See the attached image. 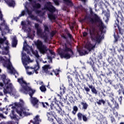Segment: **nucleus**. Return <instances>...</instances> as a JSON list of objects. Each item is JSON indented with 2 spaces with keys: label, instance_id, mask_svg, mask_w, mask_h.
Segmentation results:
<instances>
[{
  "label": "nucleus",
  "instance_id": "nucleus-1",
  "mask_svg": "<svg viewBox=\"0 0 124 124\" xmlns=\"http://www.w3.org/2000/svg\"><path fill=\"white\" fill-rule=\"evenodd\" d=\"M17 82L21 85V88L20 89V91L23 93H29L31 97V103L35 108H40V101L37 97L33 96L35 90L31 89V87L29 86V84L25 80L23 77L17 78Z\"/></svg>",
  "mask_w": 124,
  "mask_h": 124
},
{
  "label": "nucleus",
  "instance_id": "nucleus-2",
  "mask_svg": "<svg viewBox=\"0 0 124 124\" xmlns=\"http://www.w3.org/2000/svg\"><path fill=\"white\" fill-rule=\"evenodd\" d=\"M124 23V17L118 16L114 24L115 31H114L113 33L114 38V42H117L119 39L121 38V36H120L119 34H121L124 39L122 40V42L121 43V47H122V48H119V49H117V51L119 53H121L122 51L124 52V30L121 27V26L123 25Z\"/></svg>",
  "mask_w": 124,
  "mask_h": 124
},
{
  "label": "nucleus",
  "instance_id": "nucleus-3",
  "mask_svg": "<svg viewBox=\"0 0 124 124\" xmlns=\"http://www.w3.org/2000/svg\"><path fill=\"white\" fill-rule=\"evenodd\" d=\"M87 31H84L83 32V36L86 37L88 35H90V37L92 41L96 42V43H101L103 38H104L102 34L99 33L96 31L94 27H90V28H87Z\"/></svg>",
  "mask_w": 124,
  "mask_h": 124
},
{
  "label": "nucleus",
  "instance_id": "nucleus-4",
  "mask_svg": "<svg viewBox=\"0 0 124 124\" xmlns=\"http://www.w3.org/2000/svg\"><path fill=\"white\" fill-rule=\"evenodd\" d=\"M63 48H59L58 53L62 59L64 58L66 60L70 59L74 53L70 47L68 46L67 43L62 45Z\"/></svg>",
  "mask_w": 124,
  "mask_h": 124
},
{
  "label": "nucleus",
  "instance_id": "nucleus-5",
  "mask_svg": "<svg viewBox=\"0 0 124 124\" xmlns=\"http://www.w3.org/2000/svg\"><path fill=\"white\" fill-rule=\"evenodd\" d=\"M90 13L91 15H94V18H91L89 16H86L84 18L81 19V22H85V20L89 19V21L91 24H96V23H99L100 25H102L103 23L100 17L98 16L95 13H93L92 8H90Z\"/></svg>",
  "mask_w": 124,
  "mask_h": 124
},
{
  "label": "nucleus",
  "instance_id": "nucleus-6",
  "mask_svg": "<svg viewBox=\"0 0 124 124\" xmlns=\"http://www.w3.org/2000/svg\"><path fill=\"white\" fill-rule=\"evenodd\" d=\"M24 102L23 99H20L19 102H15L14 104L15 106H12V108H16V106L17 107V108H20V110H18V109H16L17 113H18L20 116H23V113L25 115H30L29 113H27V109L24 107Z\"/></svg>",
  "mask_w": 124,
  "mask_h": 124
},
{
  "label": "nucleus",
  "instance_id": "nucleus-7",
  "mask_svg": "<svg viewBox=\"0 0 124 124\" xmlns=\"http://www.w3.org/2000/svg\"><path fill=\"white\" fill-rule=\"evenodd\" d=\"M35 45L37 46L40 53L43 54V55L46 54L48 50L49 51V52L51 55H55V52H53L52 50H50V49H48V48H47L46 46L44 45L42 41L40 40H38L37 42H35Z\"/></svg>",
  "mask_w": 124,
  "mask_h": 124
},
{
  "label": "nucleus",
  "instance_id": "nucleus-8",
  "mask_svg": "<svg viewBox=\"0 0 124 124\" xmlns=\"http://www.w3.org/2000/svg\"><path fill=\"white\" fill-rule=\"evenodd\" d=\"M84 90H85L86 92H87V94H89V92H90V89L93 93L95 95L98 94V91L96 89L95 87L93 86V85H90V84H88V87L84 86Z\"/></svg>",
  "mask_w": 124,
  "mask_h": 124
},
{
  "label": "nucleus",
  "instance_id": "nucleus-9",
  "mask_svg": "<svg viewBox=\"0 0 124 124\" xmlns=\"http://www.w3.org/2000/svg\"><path fill=\"white\" fill-rule=\"evenodd\" d=\"M44 9L48 10L51 14L54 13L56 10L55 7L52 5L50 1H48V2H46V3H45Z\"/></svg>",
  "mask_w": 124,
  "mask_h": 124
},
{
  "label": "nucleus",
  "instance_id": "nucleus-10",
  "mask_svg": "<svg viewBox=\"0 0 124 124\" xmlns=\"http://www.w3.org/2000/svg\"><path fill=\"white\" fill-rule=\"evenodd\" d=\"M44 31H42V33H43V35L44 36V37H42L43 39L44 40V42L46 43L48 41V35L46 33L47 32H49V29L48 26L47 25H44Z\"/></svg>",
  "mask_w": 124,
  "mask_h": 124
},
{
  "label": "nucleus",
  "instance_id": "nucleus-11",
  "mask_svg": "<svg viewBox=\"0 0 124 124\" xmlns=\"http://www.w3.org/2000/svg\"><path fill=\"white\" fill-rule=\"evenodd\" d=\"M35 28L37 31L36 33L37 35L40 36L41 38H42V37H44L45 36H44L43 33V30L41 28H39V24L36 23L35 24Z\"/></svg>",
  "mask_w": 124,
  "mask_h": 124
},
{
  "label": "nucleus",
  "instance_id": "nucleus-12",
  "mask_svg": "<svg viewBox=\"0 0 124 124\" xmlns=\"http://www.w3.org/2000/svg\"><path fill=\"white\" fill-rule=\"evenodd\" d=\"M77 116L79 121H82V120H83L84 122H87L88 120L87 115L86 114H83L82 113H81V112H78Z\"/></svg>",
  "mask_w": 124,
  "mask_h": 124
},
{
  "label": "nucleus",
  "instance_id": "nucleus-13",
  "mask_svg": "<svg viewBox=\"0 0 124 124\" xmlns=\"http://www.w3.org/2000/svg\"><path fill=\"white\" fill-rule=\"evenodd\" d=\"M6 3L8 5V6L15 7L16 3L14 0H5Z\"/></svg>",
  "mask_w": 124,
  "mask_h": 124
},
{
  "label": "nucleus",
  "instance_id": "nucleus-14",
  "mask_svg": "<svg viewBox=\"0 0 124 124\" xmlns=\"http://www.w3.org/2000/svg\"><path fill=\"white\" fill-rule=\"evenodd\" d=\"M43 107L46 109H48L50 107V105L48 102H44L43 101H40V108Z\"/></svg>",
  "mask_w": 124,
  "mask_h": 124
},
{
  "label": "nucleus",
  "instance_id": "nucleus-15",
  "mask_svg": "<svg viewBox=\"0 0 124 124\" xmlns=\"http://www.w3.org/2000/svg\"><path fill=\"white\" fill-rule=\"evenodd\" d=\"M9 49H10V46H6L5 47H3L2 48V55H8V54H9L10 53Z\"/></svg>",
  "mask_w": 124,
  "mask_h": 124
},
{
  "label": "nucleus",
  "instance_id": "nucleus-16",
  "mask_svg": "<svg viewBox=\"0 0 124 124\" xmlns=\"http://www.w3.org/2000/svg\"><path fill=\"white\" fill-rule=\"evenodd\" d=\"M7 67L8 68V69H10V72L11 73L14 74V75L15 76L16 78H17V76L16 75V74H17V75H19L18 72H17V71H16V70H15V69H11V64H8L7 66Z\"/></svg>",
  "mask_w": 124,
  "mask_h": 124
},
{
  "label": "nucleus",
  "instance_id": "nucleus-17",
  "mask_svg": "<svg viewBox=\"0 0 124 124\" xmlns=\"http://www.w3.org/2000/svg\"><path fill=\"white\" fill-rule=\"evenodd\" d=\"M10 117L11 119H14V120H16V121H18V116H17L16 114H15V111L14 109L11 111Z\"/></svg>",
  "mask_w": 124,
  "mask_h": 124
},
{
  "label": "nucleus",
  "instance_id": "nucleus-18",
  "mask_svg": "<svg viewBox=\"0 0 124 124\" xmlns=\"http://www.w3.org/2000/svg\"><path fill=\"white\" fill-rule=\"evenodd\" d=\"M121 89H119L117 91V93H118V94H121L122 93H123L124 95V86L123 85V84H121V83H119V84Z\"/></svg>",
  "mask_w": 124,
  "mask_h": 124
},
{
  "label": "nucleus",
  "instance_id": "nucleus-19",
  "mask_svg": "<svg viewBox=\"0 0 124 124\" xmlns=\"http://www.w3.org/2000/svg\"><path fill=\"white\" fill-rule=\"evenodd\" d=\"M102 14H104L105 16L106 17L107 20H109V18L110 16V11L108 9L106 10H103Z\"/></svg>",
  "mask_w": 124,
  "mask_h": 124
},
{
  "label": "nucleus",
  "instance_id": "nucleus-20",
  "mask_svg": "<svg viewBox=\"0 0 124 124\" xmlns=\"http://www.w3.org/2000/svg\"><path fill=\"white\" fill-rule=\"evenodd\" d=\"M85 48H86L88 51H91L94 48H95V45L93 46L91 43H89L88 44H86L85 45Z\"/></svg>",
  "mask_w": 124,
  "mask_h": 124
},
{
  "label": "nucleus",
  "instance_id": "nucleus-21",
  "mask_svg": "<svg viewBox=\"0 0 124 124\" xmlns=\"http://www.w3.org/2000/svg\"><path fill=\"white\" fill-rule=\"evenodd\" d=\"M52 68L51 66H50V64H45L42 67V69L46 72V73H48V69H50Z\"/></svg>",
  "mask_w": 124,
  "mask_h": 124
},
{
  "label": "nucleus",
  "instance_id": "nucleus-22",
  "mask_svg": "<svg viewBox=\"0 0 124 124\" xmlns=\"http://www.w3.org/2000/svg\"><path fill=\"white\" fill-rule=\"evenodd\" d=\"M75 11L78 12V13H80L82 11L84 10V7H83L82 5H78L75 8Z\"/></svg>",
  "mask_w": 124,
  "mask_h": 124
},
{
  "label": "nucleus",
  "instance_id": "nucleus-23",
  "mask_svg": "<svg viewBox=\"0 0 124 124\" xmlns=\"http://www.w3.org/2000/svg\"><path fill=\"white\" fill-rule=\"evenodd\" d=\"M60 90H61L60 94H58V96H60V98H62V95H63V94L64 93H65L66 88H65V87H63V86H62V87H61Z\"/></svg>",
  "mask_w": 124,
  "mask_h": 124
},
{
  "label": "nucleus",
  "instance_id": "nucleus-24",
  "mask_svg": "<svg viewBox=\"0 0 124 124\" xmlns=\"http://www.w3.org/2000/svg\"><path fill=\"white\" fill-rule=\"evenodd\" d=\"M17 43H18V40L17 39L16 36H14V37L13 38V40H12L13 47H16Z\"/></svg>",
  "mask_w": 124,
  "mask_h": 124
},
{
  "label": "nucleus",
  "instance_id": "nucleus-25",
  "mask_svg": "<svg viewBox=\"0 0 124 124\" xmlns=\"http://www.w3.org/2000/svg\"><path fill=\"white\" fill-rule=\"evenodd\" d=\"M34 4H33L32 7L34 10L36 9H39V8H41V4L39 3H36V1H34Z\"/></svg>",
  "mask_w": 124,
  "mask_h": 124
},
{
  "label": "nucleus",
  "instance_id": "nucleus-26",
  "mask_svg": "<svg viewBox=\"0 0 124 124\" xmlns=\"http://www.w3.org/2000/svg\"><path fill=\"white\" fill-rule=\"evenodd\" d=\"M47 116L48 117V120L50 122H51L52 124H55V123H54V119L53 118L51 117V114L50 112H47Z\"/></svg>",
  "mask_w": 124,
  "mask_h": 124
},
{
  "label": "nucleus",
  "instance_id": "nucleus-27",
  "mask_svg": "<svg viewBox=\"0 0 124 124\" xmlns=\"http://www.w3.org/2000/svg\"><path fill=\"white\" fill-rule=\"evenodd\" d=\"M26 11H27L28 14H29V15L30 16L31 18H34L35 19H37V17H35L34 15H32V11H31V10H29V8H27Z\"/></svg>",
  "mask_w": 124,
  "mask_h": 124
},
{
  "label": "nucleus",
  "instance_id": "nucleus-28",
  "mask_svg": "<svg viewBox=\"0 0 124 124\" xmlns=\"http://www.w3.org/2000/svg\"><path fill=\"white\" fill-rule=\"evenodd\" d=\"M74 74H69V75L67 76V78L69 83V86H70L71 82H73V78L74 77Z\"/></svg>",
  "mask_w": 124,
  "mask_h": 124
},
{
  "label": "nucleus",
  "instance_id": "nucleus-29",
  "mask_svg": "<svg viewBox=\"0 0 124 124\" xmlns=\"http://www.w3.org/2000/svg\"><path fill=\"white\" fill-rule=\"evenodd\" d=\"M106 103V101H105V100L103 99H99L98 100H97V101H96V103L98 105H102V104H103V105H105Z\"/></svg>",
  "mask_w": 124,
  "mask_h": 124
},
{
  "label": "nucleus",
  "instance_id": "nucleus-30",
  "mask_svg": "<svg viewBox=\"0 0 124 124\" xmlns=\"http://www.w3.org/2000/svg\"><path fill=\"white\" fill-rule=\"evenodd\" d=\"M78 52L80 56H84V55H86L87 54H88L87 51L86 50L84 51L83 50L78 49Z\"/></svg>",
  "mask_w": 124,
  "mask_h": 124
},
{
  "label": "nucleus",
  "instance_id": "nucleus-31",
  "mask_svg": "<svg viewBox=\"0 0 124 124\" xmlns=\"http://www.w3.org/2000/svg\"><path fill=\"white\" fill-rule=\"evenodd\" d=\"M7 39V37L5 36H4L3 38H0V49H2L3 47H1V44H3L4 41H5ZM0 53H1V51H0Z\"/></svg>",
  "mask_w": 124,
  "mask_h": 124
},
{
  "label": "nucleus",
  "instance_id": "nucleus-32",
  "mask_svg": "<svg viewBox=\"0 0 124 124\" xmlns=\"http://www.w3.org/2000/svg\"><path fill=\"white\" fill-rule=\"evenodd\" d=\"M63 1L65 4L69 5V6H73V3L70 0H63Z\"/></svg>",
  "mask_w": 124,
  "mask_h": 124
},
{
  "label": "nucleus",
  "instance_id": "nucleus-33",
  "mask_svg": "<svg viewBox=\"0 0 124 124\" xmlns=\"http://www.w3.org/2000/svg\"><path fill=\"white\" fill-rule=\"evenodd\" d=\"M58 107H59L60 109L58 110V109H56L57 111H58V113L59 114H60V115H62V116H63L64 111H62V108H61V106H60L59 104H57Z\"/></svg>",
  "mask_w": 124,
  "mask_h": 124
},
{
  "label": "nucleus",
  "instance_id": "nucleus-34",
  "mask_svg": "<svg viewBox=\"0 0 124 124\" xmlns=\"http://www.w3.org/2000/svg\"><path fill=\"white\" fill-rule=\"evenodd\" d=\"M100 122L102 124H108V121L106 117H102Z\"/></svg>",
  "mask_w": 124,
  "mask_h": 124
},
{
  "label": "nucleus",
  "instance_id": "nucleus-35",
  "mask_svg": "<svg viewBox=\"0 0 124 124\" xmlns=\"http://www.w3.org/2000/svg\"><path fill=\"white\" fill-rule=\"evenodd\" d=\"M39 68H40L39 63H38V62H37V64H36L34 66V70L35 71V73L36 74L38 73V71H37V70H38Z\"/></svg>",
  "mask_w": 124,
  "mask_h": 124
},
{
  "label": "nucleus",
  "instance_id": "nucleus-36",
  "mask_svg": "<svg viewBox=\"0 0 124 124\" xmlns=\"http://www.w3.org/2000/svg\"><path fill=\"white\" fill-rule=\"evenodd\" d=\"M78 110V106H77L76 105H75V106L73 107V111H72L73 114H74V115H76Z\"/></svg>",
  "mask_w": 124,
  "mask_h": 124
},
{
  "label": "nucleus",
  "instance_id": "nucleus-37",
  "mask_svg": "<svg viewBox=\"0 0 124 124\" xmlns=\"http://www.w3.org/2000/svg\"><path fill=\"white\" fill-rule=\"evenodd\" d=\"M80 103L81 105H82V108H83V109H87V108H88V105L87 102H81Z\"/></svg>",
  "mask_w": 124,
  "mask_h": 124
},
{
  "label": "nucleus",
  "instance_id": "nucleus-38",
  "mask_svg": "<svg viewBox=\"0 0 124 124\" xmlns=\"http://www.w3.org/2000/svg\"><path fill=\"white\" fill-rule=\"evenodd\" d=\"M118 60H119L121 63H123V62H124V56H123V55H118Z\"/></svg>",
  "mask_w": 124,
  "mask_h": 124
},
{
  "label": "nucleus",
  "instance_id": "nucleus-39",
  "mask_svg": "<svg viewBox=\"0 0 124 124\" xmlns=\"http://www.w3.org/2000/svg\"><path fill=\"white\" fill-rule=\"evenodd\" d=\"M48 17L50 20H56L55 16L54 15L53 13L49 14Z\"/></svg>",
  "mask_w": 124,
  "mask_h": 124
},
{
  "label": "nucleus",
  "instance_id": "nucleus-40",
  "mask_svg": "<svg viewBox=\"0 0 124 124\" xmlns=\"http://www.w3.org/2000/svg\"><path fill=\"white\" fill-rule=\"evenodd\" d=\"M33 55H34V56H35L36 58H37V59H39V58L40 57V56L39 54H38V51H37V50H35V51L34 50Z\"/></svg>",
  "mask_w": 124,
  "mask_h": 124
},
{
  "label": "nucleus",
  "instance_id": "nucleus-41",
  "mask_svg": "<svg viewBox=\"0 0 124 124\" xmlns=\"http://www.w3.org/2000/svg\"><path fill=\"white\" fill-rule=\"evenodd\" d=\"M25 58H24V62H30L31 61V58H30V56H27L26 54H25Z\"/></svg>",
  "mask_w": 124,
  "mask_h": 124
},
{
  "label": "nucleus",
  "instance_id": "nucleus-42",
  "mask_svg": "<svg viewBox=\"0 0 124 124\" xmlns=\"http://www.w3.org/2000/svg\"><path fill=\"white\" fill-rule=\"evenodd\" d=\"M29 46L28 44L27 43V41H24V45H23V49L25 50V51H27L28 50L27 47Z\"/></svg>",
  "mask_w": 124,
  "mask_h": 124
},
{
  "label": "nucleus",
  "instance_id": "nucleus-43",
  "mask_svg": "<svg viewBox=\"0 0 124 124\" xmlns=\"http://www.w3.org/2000/svg\"><path fill=\"white\" fill-rule=\"evenodd\" d=\"M66 34H67L68 37H69V38L70 39H72V38H73V36L72 34H71L69 32V31H66Z\"/></svg>",
  "mask_w": 124,
  "mask_h": 124
},
{
  "label": "nucleus",
  "instance_id": "nucleus-44",
  "mask_svg": "<svg viewBox=\"0 0 124 124\" xmlns=\"http://www.w3.org/2000/svg\"><path fill=\"white\" fill-rule=\"evenodd\" d=\"M40 89L41 90V92H46V86L44 85H42L41 86V87H40Z\"/></svg>",
  "mask_w": 124,
  "mask_h": 124
},
{
  "label": "nucleus",
  "instance_id": "nucleus-45",
  "mask_svg": "<svg viewBox=\"0 0 124 124\" xmlns=\"http://www.w3.org/2000/svg\"><path fill=\"white\" fill-rule=\"evenodd\" d=\"M114 93L113 92L110 93L109 95V97H111V101H113V102H114Z\"/></svg>",
  "mask_w": 124,
  "mask_h": 124
},
{
  "label": "nucleus",
  "instance_id": "nucleus-46",
  "mask_svg": "<svg viewBox=\"0 0 124 124\" xmlns=\"http://www.w3.org/2000/svg\"><path fill=\"white\" fill-rule=\"evenodd\" d=\"M53 71L55 73V75H56V76H58V75H59V73L60 72V69H55V70L53 69Z\"/></svg>",
  "mask_w": 124,
  "mask_h": 124
},
{
  "label": "nucleus",
  "instance_id": "nucleus-47",
  "mask_svg": "<svg viewBox=\"0 0 124 124\" xmlns=\"http://www.w3.org/2000/svg\"><path fill=\"white\" fill-rule=\"evenodd\" d=\"M56 33V31H52L50 33V38H52V37H53V36L55 35Z\"/></svg>",
  "mask_w": 124,
  "mask_h": 124
},
{
  "label": "nucleus",
  "instance_id": "nucleus-48",
  "mask_svg": "<svg viewBox=\"0 0 124 124\" xmlns=\"http://www.w3.org/2000/svg\"><path fill=\"white\" fill-rule=\"evenodd\" d=\"M110 118L111 123H115L116 120L114 116H112V115H111V116H110Z\"/></svg>",
  "mask_w": 124,
  "mask_h": 124
},
{
  "label": "nucleus",
  "instance_id": "nucleus-49",
  "mask_svg": "<svg viewBox=\"0 0 124 124\" xmlns=\"http://www.w3.org/2000/svg\"><path fill=\"white\" fill-rule=\"evenodd\" d=\"M5 78H6V75L5 74H3L2 75H1V79L2 80L4 84H5Z\"/></svg>",
  "mask_w": 124,
  "mask_h": 124
},
{
  "label": "nucleus",
  "instance_id": "nucleus-50",
  "mask_svg": "<svg viewBox=\"0 0 124 124\" xmlns=\"http://www.w3.org/2000/svg\"><path fill=\"white\" fill-rule=\"evenodd\" d=\"M98 1H99V0H94V8H96V7H97Z\"/></svg>",
  "mask_w": 124,
  "mask_h": 124
},
{
  "label": "nucleus",
  "instance_id": "nucleus-51",
  "mask_svg": "<svg viewBox=\"0 0 124 124\" xmlns=\"http://www.w3.org/2000/svg\"><path fill=\"white\" fill-rule=\"evenodd\" d=\"M10 81H11V80H10V79H6V76H5L4 84L5 85L9 84V82H10Z\"/></svg>",
  "mask_w": 124,
  "mask_h": 124
},
{
  "label": "nucleus",
  "instance_id": "nucleus-52",
  "mask_svg": "<svg viewBox=\"0 0 124 124\" xmlns=\"http://www.w3.org/2000/svg\"><path fill=\"white\" fill-rule=\"evenodd\" d=\"M89 63L90 64V65H91L92 68L93 69V64L94 63V62L93 61V60L91 59L90 60V62H89Z\"/></svg>",
  "mask_w": 124,
  "mask_h": 124
},
{
  "label": "nucleus",
  "instance_id": "nucleus-53",
  "mask_svg": "<svg viewBox=\"0 0 124 124\" xmlns=\"http://www.w3.org/2000/svg\"><path fill=\"white\" fill-rule=\"evenodd\" d=\"M93 71H95V72L97 71V68H96V66H95L94 62H93Z\"/></svg>",
  "mask_w": 124,
  "mask_h": 124
},
{
  "label": "nucleus",
  "instance_id": "nucleus-54",
  "mask_svg": "<svg viewBox=\"0 0 124 124\" xmlns=\"http://www.w3.org/2000/svg\"><path fill=\"white\" fill-rule=\"evenodd\" d=\"M74 26H75L74 24H72L69 25L70 29L71 31H73V30H74Z\"/></svg>",
  "mask_w": 124,
  "mask_h": 124
},
{
  "label": "nucleus",
  "instance_id": "nucleus-55",
  "mask_svg": "<svg viewBox=\"0 0 124 124\" xmlns=\"http://www.w3.org/2000/svg\"><path fill=\"white\" fill-rule=\"evenodd\" d=\"M113 87L115 90H118L119 88V86L118 84H116V85H113Z\"/></svg>",
  "mask_w": 124,
  "mask_h": 124
},
{
  "label": "nucleus",
  "instance_id": "nucleus-56",
  "mask_svg": "<svg viewBox=\"0 0 124 124\" xmlns=\"http://www.w3.org/2000/svg\"><path fill=\"white\" fill-rule=\"evenodd\" d=\"M38 118H39L38 115H36V116H35L34 118L35 123H37V122H39Z\"/></svg>",
  "mask_w": 124,
  "mask_h": 124
},
{
  "label": "nucleus",
  "instance_id": "nucleus-57",
  "mask_svg": "<svg viewBox=\"0 0 124 124\" xmlns=\"http://www.w3.org/2000/svg\"><path fill=\"white\" fill-rule=\"evenodd\" d=\"M3 17V14L1 11V10L0 9V20H1V21H2Z\"/></svg>",
  "mask_w": 124,
  "mask_h": 124
},
{
  "label": "nucleus",
  "instance_id": "nucleus-58",
  "mask_svg": "<svg viewBox=\"0 0 124 124\" xmlns=\"http://www.w3.org/2000/svg\"><path fill=\"white\" fill-rule=\"evenodd\" d=\"M53 1L56 5H59L60 3L58 0H53Z\"/></svg>",
  "mask_w": 124,
  "mask_h": 124
},
{
  "label": "nucleus",
  "instance_id": "nucleus-59",
  "mask_svg": "<svg viewBox=\"0 0 124 124\" xmlns=\"http://www.w3.org/2000/svg\"><path fill=\"white\" fill-rule=\"evenodd\" d=\"M25 14V10H23L21 14H20L19 17H21L22 16H24Z\"/></svg>",
  "mask_w": 124,
  "mask_h": 124
},
{
  "label": "nucleus",
  "instance_id": "nucleus-60",
  "mask_svg": "<svg viewBox=\"0 0 124 124\" xmlns=\"http://www.w3.org/2000/svg\"><path fill=\"white\" fill-rule=\"evenodd\" d=\"M5 29L6 30V31H8V32H10L11 30L9 29L8 26L6 25L5 26Z\"/></svg>",
  "mask_w": 124,
  "mask_h": 124
},
{
  "label": "nucleus",
  "instance_id": "nucleus-61",
  "mask_svg": "<svg viewBox=\"0 0 124 124\" xmlns=\"http://www.w3.org/2000/svg\"><path fill=\"white\" fill-rule=\"evenodd\" d=\"M123 95H120V96H119L118 100L119 101V102H120V103H122V101L123 100Z\"/></svg>",
  "mask_w": 124,
  "mask_h": 124
},
{
  "label": "nucleus",
  "instance_id": "nucleus-62",
  "mask_svg": "<svg viewBox=\"0 0 124 124\" xmlns=\"http://www.w3.org/2000/svg\"><path fill=\"white\" fill-rule=\"evenodd\" d=\"M3 92H4V94H6L7 93H9V92L7 90V89H5V88H4V89H3Z\"/></svg>",
  "mask_w": 124,
  "mask_h": 124
},
{
  "label": "nucleus",
  "instance_id": "nucleus-63",
  "mask_svg": "<svg viewBox=\"0 0 124 124\" xmlns=\"http://www.w3.org/2000/svg\"><path fill=\"white\" fill-rule=\"evenodd\" d=\"M114 107H115V108H119V104H118V102H115Z\"/></svg>",
  "mask_w": 124,
  "mask_h": 124
},
{
  "label": "nucleus",
  "instance_id": "nucleus-64",
  "mask_svg": "<svg viewBox=\"0 0 124 124\" xmlns=\"http://www.w3.org/2000/svg\"><path fill=\"white\" fill-rule=\"evenodd\" d=\"M120 81H122V82L124 83V77H123L122 79V78H120Z\"/></svg>",
  "mask_w": 124,
  "mask_h": 124
}]
</instances>
